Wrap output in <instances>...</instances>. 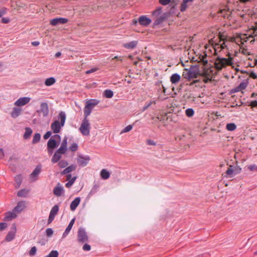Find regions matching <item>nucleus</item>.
I'll use <instances>...</instances> for the list:
<instances>
[{
    "instance_id": "f257e3e1",
    "label": "nucleus",
    "mask_w": 257,
    "mask_h": 257,
    "mask_svg": "<svg viewBox=\"0 0 257 257\" xmlns=\"http://www.w3.org/2000/svg\"><path fill=\"white\" fill-rule=\"evenodd\" d=\"M227 58H222L217 57L214 63L215 69L219 71H221L222 69L225 68L227 66H231L232 67L233 58L231 57L229 53L226 55Z\"/></svg>"
},
{
    "instance_id": "f03ea898",
    "label": "nucleus",
    "mask_w": 257,
    "mask_h": 257,
    "mask_svg": "<svg viewBox=\"0 0 257 257\" xmlns=\"http://www.w3.org/2000/svg\"><path fill=\"white\" fill-rule=\"evenodd\" d=\"M58 118L60 120V122L59 120H55L51 125V128L55 134L59 133L61 127L64 126L66 120L65 113L64 111H61L59 114Z\"/></svg>"
},
{
    "instance_id": "7ed1b4c3",
    "label": "nucleus",
    "mask_w": 257,
    "mask_h": 257,
    "mask_svg": "<svg viewBox=\"0 0 257 257\" xmlns=\"http://www.w3.org/2000/svg\"><path fill=\"white\" fill-rule=\"evenodd\" d=\"M153 17L155 19L154 24L158 25L167 19V14L166 13L162 14V8L159 7L153 12Z\"/></svg>"
},
{
    "instance_id": "20e7f679",
    "label": "nucleus",
    "mask_w": 257,
    "mask_h": 257,
    "mask_svg": "<svg viewBox=\"0 0 257 257\" xmlns=\"http://www.w3.org/2000/svg\"><path fill=\"white\" fill-rule=\"evenodd\" d=\"M90 124L87 118H84L79 127V131L81 133L85 136L90 134Z\"/></svg>"
},
{
    "instance_id": "39448f33",
    "label": "nucleus",
    "mask_w": 257,
    "mask_h": 257,
    "mask_svg": "<svg viewBox=\"0 0 257 257\" xmlns=\"http://www.w3.org/2000/svg\"><path fill=\"white\" fill-rule=\"evenodd\" d=\"M199 73L194 68L185 69L183 72V77L187 79L191 80L197 78Z\"/></svg>"
},
{
    "instance_id": "423d86ee",
    "label": "nucleus",
    "mask_w": 257,
    "mask_h": 257,
    "mask_svg": "<svg viewBox=\"0 0 257 257\" xmlns=\"http://www.w3.org/2000/svg\"><path fill=\"white\" fill-rule=\"evenodd\" d=\"M77 240L79 242L85 243L88 241V236L84 228L80 227L78 230Z\"/></svg>"
},
{
    "instance_id": "0eeeda50",
    "label": "nucleus",
    "mask_w": 257,
    "mask_h": 257,
    "mask_svg": "<svg viewBox=\"0 0 257 257\" xmlns=\"http://www.w3.org/2000/svg\"><path fill=\"white\" fill-rule=\"evenodd\" d=\"M219 43L216 44L214 46V50L215 52H216L219 49L221 50L225 48L228 49L227 45L229 43V42L227 40H225L222 36H219Z\"/></svg>"
},
{
    "instance_id": "6e6552de",
    "label": "nucleus",
    "mask_w": 257,
    "mask_h": 257,
    "mask_svg": "<svg viewBox=\"0 0 257 257\" xmlns=\"http://www.w3.org/2000/svg\"><path fill=\"white\" fill-rule=\"evenodd\" d=\"M240 170L241 169L238 168L237 166H230L225 172L226 175V177H232L239 173Z\"/></svg>"
},
{
    "instance_id": "1a4fd4ad",
    "label": "nucleus",
    "mask_w": 257,
    "mask_h": 257,
    "mask_svg": "<svg viewBox=\"0 0 257 257\" xmlns=\"http://www.w3.org/2000/svg\"><path fill=\"white\" fill-rule=\"evenodd\" d=\"M17 231V227L16 224H13L11 230L8 232V234L6 237V240L7 241H11L14 239L15 237L16 233Z\"/></svg>"
},
{
    "instance_id": "9d476101",
    "label": "nucleus",
    "mask_w": 257,
    "mask_h": 257,
    "mask_svg": "<svg viewBox=\"0 0 257 257\" xmlns=\"http://www.w3.org/2000/svg\"><path fill=\"white\" fill-rule=\"evenodd\" d=\"M41 171V166H37L33 172L30 175V179L31 182H34L38 179V176Z\"/></svg>"
},
{
    "instance_id": "9b49d317",
    "label": "nucleus",
    "mask_w": 257,
    "mask_h": 257,
    "mask_svg": "<svg viewBox=\"0 0 257 257\" xmlns=\"http://www.w3.org/2000/svg\"><path fill=\"white\" fill-rule=\"evenodd\" d=\"M214 73L211 68L206 69L203 73V75L205 78L203 79V81L205 83H207L210 81L213 78Z\"/></svg>"
},
{
    "instance_id": "f8f14e48",
    "label": "nucleus",
    "mask_w": 257,
    "mask_h": 257,
    "mask_svg": "<svg viewBox=\"0 0 257 257\" xmlns=\"http://www.w3.org/2000/svg\"><path fill=\"white\" fill-rule=\"evenodd\" d=\"M31 100L29 97H23L19 98L14 103L17 106H22L28 104Z\"/></svg>"
},
{
    "instance_id": "ddd939ff",
    "label": "nucleus",
    "mask_w": 257,
    "mask_h": 257,
    "mask_svg": "<svg viewBox=\"0 0 257 257\" xmlns=\"http://www.w3.org/2000/svg\"><path fill=\"white\" fill-rule=\"evenodd\" d=\"M59 210V207L57 205H54L52 208L51 209L49 218H48V223H51L54 219L55 215L57 214Z\"/></svg>"
},
{
    "instance_id": "4468645a",
    "label": "nucleus",
    "mask_w": 257,
    "mask_h": 257,
    "mask_svg": "<svg viewBox=\"0 0 257 257\" xmlns=\"http://www.w3.org/2000/svg\"><path fill=\"white\" fill-rule=\"evenodd\" d=\"M250 38H251L249 34L248 36L247 34H240L236 37L235 41L236 43L240 42V44L243 45L244 42H247ZM238 45H240V44Z\"/></svg>"
},
{
    "instance_id": "2eb2a0df",
    "label": "nucleus",
    "mask_w": 257,
    "mask_h": 257,
    "mask_svg": "<svg viewBox=\"0 0 257 257\" xmlns=\"http://www.w3.org/2000/svg\"><path fill=\"white\" fill-rule=\"evenodd\" d=\"M67 151V138L65 137L60 145V148L57 150L58 152H60V153H62L63 154H64L66 153Z\"/></svg>"
},
{
    "instance_id": "dca6fc26",
    "label": "nucleus",
    "mask_w": 257,
    "mask_h": 257,
    "mask_svg": "<svg viewBox=\"0 0 257 257\" xmlns=\"http://www.w3.org/2000/svg\"><path fill=\"white\" fill-rule=\"evenodd\" d=\"M68 22V19L63 18H57L51 20L50 23L52 26H56L59 24H64Z\"/></svg>"
},
{
    "instance_id": "f3484780",
    "label": "nucleus",
    "mask_w": 257,
    "mask_h": 257,
    "mask_svg": "<svg viewBox=\"0 0 257 257\" xmlns=\"http://www.w3.org/2000/svg\"><path fill=\"white\" fill-rule=\"evenodd\" d=\"M40 112L42 113L44 117H46L48 115L49 110L47 103L42 102L41 103Z\"/></svg>"
},
{
    "instance_id": "a211bd4d",
    "label": "nucleus",
    "mask_w": 257,
    "mask_h": 257,
    "mask_svg": "<svg viewBox=\"0 0 257 257\" xmlns=\"http://www.w3.org/2000/svg\"><path fill=\"white\" fill-rule=\"evenodd\" d=\"M219 13L221 17L229 19L232 14V11L226 7L222 10H220Z\"/></svg>"
},
{
    "instance_id": "6ab92c4d",
    "label": "nucleus",
    "mask_w": 257,
    "mask_h": 257,
    "mask_svg": "<svg viewBox=\"0 0 257 257\" xmlns=\"http://www.w3.org/2000/svg\"><path fill=\"white\" fill-rule=\"evenodd\" d=\"M26 208V203L25 201L19 202L17 205L13 209L14 212H16L17 213H20Z\"/></svg>"
},
{
    "instance_id": "aec40b11",
    "label": "nucleus",
    "mask_w": 257,
    "mask_h": 257,
    "mask_svg": "<svg viewBox=\"0 0 257 257\" xmlns=\"http://www.w3.org/2000/svg\"><path fill=\"white\" fill-rule=\"evenodd\" d=\"M138 21L140 25L144 26H148L151 23V20L150 19L146 17V16L140 17L139 18Z\"/></svg>"
},
{
    "instance_id": "412c9836",
    "label": "nucleus",
    "mask_w": 257,
    "mask_h": 257,
    "mask_svg": "<svg viewBox=\"0 0 257 257\" xmlns=\"http://www.w3.org/2000/svg\"><path fill=\"white\" fill-rule=\"evenodd\" d=\"M64 192L63 187L58 183L54 188L53 193L57 196H60Z\"/></svg>"
},
{
    "instance_id": "4be33fe9",
    "label": "nucleus",
    "mask_w": 257,
    "mask_h": 257,
    "mask_svg": "<svg viewBox=\"0 0 257 257\" xmlns=\"http://www.w3.org/2000/svg\"><path fill=\"white\" fill-rule=\"evenodd\" d=\"M75 222V218L72 219L68 224V226L66 228L65 231L62 234V238H65L67 235L69 233L74 223Z\"/></svg>"
},
{
    "instance_id": "5701e85b",
    "label": "nucleus",
    "mask_w": 257,
    "mask_h": 257,
    "mask_svg": "<svg viewBox=\"0 0 257 257\" xmlns=\"http://www.w3.org/2000/svg\"><path fill=\"white\" fill-rule=\"evenodd\" d=\"M17 216V213L16 212H8L5 214L4 220L5 221H10L12 219L16 218Z\"/></svg>"
},
{
    "instance_id": "b1692460",
    "label": "nucleus",
    "mask_w": 257,
    "mask_h": 257,
    "mask_svg": "<svg viewBox=\"0 0 257 257\" xmlns=\"http://www.w3.org/2000/svg\"><path fill=\"white\" fill-rule=\"evenodd\" d=\"M138 44L137 41H133L123 44V47L127 49H133L136 47Z\"/></svg>"
},
{
    "instance_id": "393cba45",
    "label": "nucleus",
    "mask_w": 257,
    "mask_h": 257,
    "mask_svg": "<svg viewBox=\"0 0 257 257\" xmlns=\"http://www.w3.org/2000/svg\"><path fill=\"white\" fill-rule=\"evenodd\" d=\"M89 160L90 159L88 157H83L82 156H79L77 159V162L80 165L85 166L87 165Z\"/></svg>"
},
{
    "instance_id": "a878e982",
    "label": "nucleus",
    "mask_w": 257,
    "mask_h": 257,
    "mask_svg": "<svg viewBox=\"0 0 257 257\" xmlns=\"http://www.w3.org/2000/svg\"><path fill=\"white\" fill-rule=\"evenodd\" d=\"M22 111V108L20 107H14L11 113V116L13 118H17L20 115Z\"/></svg>"
},
{
    "instance_id": "bb28decb",
    "label": "nucleus",
    "mask_w": 257,
    "mask_h": 257,
    "mask_svg": "<svg viewBox=\"0 0 257 257\" xmlns=\"http://www.w3.org/2000/svg\"><path fill=\"white\" fill-rule=\"evenodd\" d=\"M57 144L56 140L51 138L47 143V148L48 151L50 152V149H53L57 147Z\"/></svg>"
},
{
    "instance_id": "cd10ccee",
    "label": "nucleus",
    "mask_w": 257,
    "mask_h": 257,
    "mask_svg": "<svg viewBox=\"0 0 257 257\" xmlns=\"http://www.w3.org/2000/svg\"><path fill=\"white\" fill-rule=\"evenodd\" d=\"M80 202V198H76L71 203L70 208L72 211H74Z\"/></svg>"
},
{
    "instance_id": "c85d7f7f",
    "label": "nucleus",
    "mask_w": 257,
    "mask_h": 257,
    "mask_svg": "<svg viewBox=\"0 0 257 257\" xmlns=\"http://www.w3.org/2000/svg\"><path fill=\"white\" fill-rule=\"evenodd\" d=\"M63 154L60 153L57 151L54 153L52 159L51 161L53 163H56L58 162L62 157V155Z\"/></svg>"
},
{
    "instance_id": "c756f323",
    "label": "nucleus",
    "mask_w": 257,
    "mask_h": 257,
    "mask_svg": "<svg viewBox=\"0 0 257 257\" xmlns=\"http://www.w3.org/2000/svg\"><path fill=\"white\" fill-rule=\"evenodd\" d=\"M181 79L180 75L177 73H174L170 77V81L172 84H176L178 83Z\"/></svg>"
},
{
    "instance_id": "7c9ffc66",
    "label": "nucleus",
    "mask_w": 257,
    "mask_h": 257,
    "mask_svg": "<svg viewBox=\"0 0 257 257\" xmlns=\"http://www.w3.org/2000/svg\"><path fill=\"white\" fill-rule=\"evenodd\" d=\"M66 177H67V180H69L68 182H67L65 186L67 188H69L70 187L72 184L74 183V182H75L76 179V177H73L72 179H71V175L70 174H68L66 176Z\"/></svg>"
},
{
    "instance_id": "2f4dec72",
    "label": "nucleus",
    "mask_w": 257,
    "mask_h": 257,
    "mask_svg": "<svg viewBox=\"0 0 257 257\" xmlns=\"http://www.w3.org/2000/svg\"><path fill=\"white\" fill-rule=\"evenodd\" d=\"M99 100L97 99H90L86 102V104L91 108L93 109L94 107L96 106L99 103Z\"/></svg>"
},
{
    "instance_id": "473e14b6",
    "label": "nucleus",
    "mask_w": 257,
    "mask_h": 257,
    "mask_svg": "<svg viewBox=\"0 0 257 257\" xmlns=\"http://www.w3.org/2000/svg\"><path fill=\"white\" fill-rule=\"evenodd\" d=\"M199 63H202L204 65H205L208 63V60H207V56L206 54L203 55H200L198 59H196Z\"/></svg>"
},
{
    "instance_id": "72a5a7b5",
    "label": "nucleus",
    "mask_w": 257,
    "mask_h": 257,
    "mask_svg": "<svg viewBox=\"0 0 257 257\" xmlns=\"http://www.w3.org/2000/svg\"><path fill=\"white\" fill-rule=\"evenodd\" d=\"M100 176L102 179L106 180L109 178L110 173L106 169H102L100 172Z\"/></svg>"
},
{
    "instance_id": "f704fd0d",
    "label": "nucleus",
    "mask_w": 257,
    "mask_h": 257,
    "mask_svg": "<svg viewBox=\"0 0 257 257\" xmlns=\"http://www.w3.org/2000/svg\"><path fill=\"white\" fill-rule=\"evenodd\" d=\"M92 110V109L86 104L84 108V118H87V117L90 114Z\"/></svg>"
},
{
    "instance_id": "c9c22d12",
    "label": "nucleus",
    "mask_w": 257,
    "mask_h": 257,
    "mask_svg": "<svg viewBox=\"0 0 257 257\" xmlns=\"http://www.w3.org/2000/svg\"><path fill=\"white\" fill-rule=\"evenodd\" d=\"M76 169V166L75 165H71L66 168H65L62 172V174H67L69 173Z\"/></svg>"
},
{
    "instance_id": "e433bc0d",
    "label": "nucleus",
    "mask_w": 257,
    "mask_h": 257,
    "mask_svg": "<svg viewBox=\"0 0 257 257\" xmlns=\"http://www.w3.org/2000/svg\"><path fill=\"white\" fill-rule=\"evenodd\" d=\"M249 35L251 38H253L250 41V43H252L255 41V38L256 37L257 40V28H254L251 31Z\"/></svg>"
},
{
    "instance_id": "4c0bfd02",
    "label": "nucleus",
    "mask_w": 257,
    "mask_h": 257,
    "mask_svg": "<svg viewBox=\"0 0 257 257\" xmlns=\"http://www.w3.org/2000/svg\"><path fill=\"white\" fill-rule=\"evenodd\" d=\"M28 192V190H27L26 189H21V190L18 191L17 195L19 197H26L27 196Z\"/></svg>"
},
{
    "instance_id": "58836bf2",
    "label": "nucleus",
    "mask_w": 257,
    "mask_h": 257,
    "mask_svg": "<svg viewBox=\"0 0 257 257\" xmlns=\"http://www.w3.org/2000/svg\"><path fill=\"white\" fill-rule=\"evenodd\" d=\"M103 95L106 98H111L113 96V92L111 90L106 89L104 91Z\"/></svg>"
},
{
    "instance_id": "ea45409f",
    "label": "nucleus",
    "mask_w": 257,
    "mask_h": 257,
    "mask_svg": "<svg viewBox=\"0 0 257 257\" xmlns=\"http://www.w3.org/2000/svg\"><path fill=\"white\" fill-rule=\"evenodd\" d=\"M32 130L30 127H26L25 128V133L24 135V138L25 139H29L32 134Z\"/></svg>"
},
{
    "instance_id": "a19ab883",
    "label": "nucleus",
    "mask_w": 257,
    "mask_h": 257,
    "mask_svg": "<svg viewBox=\"0 0 257 257\" xmlns=\"http://www.w3.org/2000/svg\"><path fill=\"white\" fill-rule=\"evenodd\" d=\"M56 82V80L54 78L50 77L46 79L45 81V84L46 86H49L54 84Z\"/></svg>"
},
{
    "instance_id": "79ce46f5",
    "label": "nucleus",
    "mask_w": 257,
    "mask_h": 257,
    "mask_svg": "<svg viewBox=\"0 0 257 257\" xmlns=\"http://www.w3.org/2000/svg\"><path fill=\"white\" fill-rule=\"evenodd\" d=\"M15 180L16 183V185L15 186L16 188H18L22 182V177L21 175H17L15 177Z\"/></svg>"
},
{
    "instance_id": "37998d69",
    "label": "nucleus",
    "mask_w": 257,
    "mask_h": 257,
    "mask_svg": "<svg viewBox=\"0 0 257 257\" xmlns=\"http://www.w3.org/2000/svg\"><path fill=\"white\" fill-rule=\"evenodd\" d=\"M226 128L228 131H233L236 128V125L234 123H227L226 125Z\"/></svg>"
},
{
    "instance_id": "c03bdc74",
    "label": "nucleus",
    "mask_w": 257,
    "mask_h": 257,
    "mask_svg": "<svg viewBox=\"0 0 257 257\" xmlns=\"http://www.w3.org/2000/svg\"><path fill=\"white\" fill-rule=\"evenodd\" d=\"M41 139V135L39 133L35 134L33 137V139L32 140L33 144H36L39 142Z\"/></svg>"
},
{
    "instance_id": "a18cd8bd",
    "label": "nucleus",
    "mask_w": 257,
    "mask_h": 257,
    "mask_svg": "<svg viewBox=\"0 0 257 257\" xmlns=\"http://www.w3.org/2000/svg\"><path fill=\"white\" fill-rule=\"evenodd\" d=\"M246 84L245 83H241L239 86L236 88L235 91H239L244 89L246 87Z\"/></svg>"
},
{
    "instance_id": "49530a36",
    "label": "nucleus",
    "mask_w": 257,
    "mask_h": 257,
    "mask_svg": "<svg viewBox=\"0 0 257 257\" xmlns=\"http://www.w3.org/2000/svg\"><path fill=\"white\" fill-rule=\"evenodd\" d=\"M189 5L187 3H184V1L183 0L182 3L180 6V11L181 12L185 11Z\"/></svg>"
},
{
    "instance_id": "de8ad7c7",
    "label": "nucleus",
    "mask_w": 257,
    "mask_h": 257,
    "mask_svg": "<svg viewBox=\"0 0 257 257\" xmlns=\"http://www.w3.org/2000/svg\"><path fill=\"white\" fill-rule=\"evenodd\" d=\"M185 114L188 117H191L194 114V111L192 108H188L185 111Z\"/></svg>"
},
{
    "instance_id": "09e8293b",
    "label": "nucleus",
    "mask_w": 257,
    "mask_h": 257,
    "mask_svg": "<svg viewBox=\"0 0 257 257\" xmlns=\"http://www.w3.org/2000/svg\"><path fill=\"white\" fill-rule=\"evenodd\" d=\"M59 255V253L57 250H52L51 251L48 255H46L45 257H58Z\"/></svg>"
},
{
    "instance_id": "8fccbe9b",
    "label": "nucleus",
    "mask_w": 257,
    "mask_h": 257,
    "mask_svg": "<svg viewBox=\"0 0 257 257\" xmlns=\"http://www.w3.org/2000/svg\"><path fill=\"white\" fill-rule=\"evenodd\" d=\"M133 128V126L132 125H128L126 126L125 128H124L120 133V134L121 135L123 133H125L131 131Z\"/></svg>"
},
{
    "instance_id": "3c124183",
    "label": "nucleus",
    "mask_w": 257,
    "mask_h": 257,
    "mask_svg": "<svg viewBox=\"0 0 257 257\" xmlns=\"http://www.w3.org/2000/svg\"><path fill=\"white\" fill-rule=\"evenodd\" d=\"M69 150L72 152H76L78 150V145L73 143L69 147Z\"/></svg>"
},
{
    "instance_id": "603ef678",
    "label": "nucleus",
    "mask_w": 257,
    "mask_h": 257,
    "mask_svg": "<svg viewBox=\"0 0 257 257\" xmlns=\"http://www.w3.org/2000/svg\"><path fill=\"white\" fill-rule=\"evenodd\" d=\"M58 165L60 168H63L68 165V163L65 160H61L58 163Z\"/></svg>"
},
{
    "instance_id": "864d4df0",
    "label": "nucleus",
    "mask_w": 257,
    "mask_h": 257,
    "mask_svg": "<svg viewBox=\"0 0 257 257\" xmlns=\"http://www.w3.org/2000/svg\"><path fill=\"white\" fill-rule=\"evenodd\" d=\"M247 168L250 171H257V166L256 165H250L247 166Z\"/></svg>"
},
{
    "instance_id": "5fc2aeb1",
    "label": "nucleus",
    "mask_w": 257,
    "mask_h": 257,
    "mask_svg": "<svg viewBox=\"0 0 257 257\" xmlns=\"http://www.w3.org/2000/svg\"><path fill=\"white\" fill-rule=\"evenodd\" d=\"M240 51L241 53H242L244 55H250V52L245 48H240Z\"/></svg>"
},
{
    "instance_id": "6e6d98bb",
    "label": "nucleus",
    "mask_w": 257,
    "mask_h": 257,
    "mask_svg": "<svg viewBox=\"0 0 257 257\" xmlns=\"http://www.w3.org/2000/svg\"><path fill=\"white\" fill-rule=\"evenodd\" d=\"M8 11V9L6 8H3L0 9V18L2 17L3 16L5 15Z\"/></svg>"
},
{
    "instance_id": "4d7b16f0",
    "label": "nucleus",
    "mask_w": 257,
    "mask_h": 257,
    "mask_svg": "<svg viewBox=\"0 0 257 257\" xmlns=\"http://www.w3.org/2000/svg\"><path fill=\"white\" fill-rule=\"evenodd\" d=\"M46 233L48 236H51L53 234V231L52 229L49 228L46 229Z\"/></svg>"
},
{
    "instance_id": "13d9d810",
    "label": "nucleus",
    "mask_w": 257,
    "mask_h": 257,
    "mask_svg": "<svg viewBox=\"0 0 257 257\" xmlns=\"http://www.w3.org/2000/svg\"><path fill=\"white\" fill-rule=\"evenodd\" d=\"M37 249L35 246H33L31 248L30 251V254L31 255H34L36 253Z\"/></svg>"
},
{
    "instance_id": "bf43d9fd",
    "label": "nucleus",
    "mask_w": 257,
    "mask_h": 257,
    "mask_svg": "<svg viewBox=\"0 0 257 257\" xmlns=\"http://www.w3.org/2000/svg\"><path fill=\"white\" fill-rule=\"evenodd\" d=\"M171 2V0H159V3L162 5H167L169 4Z\"/></svg>"
},
{
    "instance_id": "052dcab7",
    "label": "nucleus",
    "mask_w": 257,
    "mask_h": 257,
    "mask_svg": "<svg viewBox=\"0 0 257 257\" xmlns=\"http://www.w3.org/2000/svg\"><path fill=\"white\" fill-rule=\"evenodd\" d=\"M7 224L6 223H0V231L3 230L7 227Z\"/></svg>"
},
{
    "instance_id": "680f3d73",
    "label": "nucleus",
    "mask_w": 257,
    "mask_h": 257,
    "mask_svg": "<svg viewBox=\"0 0 257 257\" xmlns=\"http://www.w3.org/2000/svg\"><path fill=\"white\" fill-rule=\"evenodd\" d=\"M82 248H83V249L84 250H85V251H89V250H90L91 249V246H90L89 244H87V243H85V244L83 245V246Z\"/></svg>"
},
{
    "instance_id": "e2e57ef3",
    "label": "nucleus",
    "mask_w": 257,
    "mask_h": 257,
    "mask_svg": "<svg viewBox=\"0 0 257 257\" xmlns=\"http://www.w3.org/2000/svg\"><path fill=\"white\" fill-rule=\"evenodd\" d=\"M51 135V132H47L44 136L43 138L45 140L48 139Z\"/></svg>"
},
{
    "instance_id": "0e129e2a",
    "label": "nucleus",
    "mask_w": 257,
    "mask_h": 257,
    "mask_svg": "<svg viewBox=\"0 0 257 257\" xmlns=\"http://www.w3.org/2000/svg\"><path fill=\"white\" fill-rule=\"evenodd\" d=\"M146 143L148 145H152V146L156 145V143L153 141H152L151 140H147Z\"/></svg>"
},
{
    "instance_id": "69168bd1",
    "label": "nucleus",
    "mask_w": 257,
    "mask_h": 257,
    "mask_svg": "<svg viewBox=\"0 0 257 257\" xmlns=\"http://www.w3.org/2000/svg\"><path fill=\"white\" fill-rule=\"evenodd\" d=\"M249 77L253 78V79H256L257 78V75L255 73L253 72H251L249 74Z\"/></svg>"
},
{
    "instance_id": "338daca9",
    "label": "nucleus",
    "mask_w": 257,
    "mask_h": 257,
    "mask_svg": "<svg viewBox=\"0 0 257 257\" xmlns=\"http://www.w3.org/2000/svg\"><path fill=\"white\" fill-rule=\"evenodd\" d=\"M9 22H10L9 19L7 18H3L2 19V22L4 24H7V23H9Z\"/></svg>"
},
{
    "instance_id": "774afa93",
    "label": "nucleus",
    "mask_w": 257,
    "mask_h": 257,
    "mask_svg": "<svg viewBox=\"0 0 257 257\" xmlns=\"http://www.w3.org/2000/svg\"><path fill=\"white\" fill-rule=\"evenodd\" d=\"M250 106L252 107H256L257 106V101L254 100L251 102L250 103Z\"/></svg>"
}]
</instances>
